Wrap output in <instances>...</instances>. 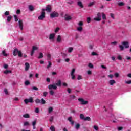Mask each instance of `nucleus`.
<instances>
[{"instance_id": "obj_57", "label": "nucleus", "mask_w": 131, "mask_h": 131, "mask_svg": "<svg viewBox=\"0 0 131 131\" xmlns=\"http://www.w3.org/2000/svg\"><path fill=\"white\" fill-rule=\"evenodd\" d=\"M51 54H47L48 60H50L51 59Z\"/></svg>"}, {"instance_id": "obj_21", "label": "nucleus", "mask_w": 131, "mask_h": 131, "mask_svg": "<svg viewBox=\"0 0 131 131\" xmlns=\"http://www.w3.org/2000/svg\"><path fill=\"white\" fill-rule=\"evenodd\" d=\"M4 74H11L12 73V71L9 70H6L3 72Z\"/></svg>"}, {"instance_id": "obj_54", "label": "nucleus", "mask_w": 131, "mask_h": 131, "mask_svg": "<svg viewBox=\"0 0 131 131\" xmlns=\"http://www.w3.org/2000/svg\"><path fill=\"white\" fill-rule=\"evenodd\" d=\"M32 126H35V125H36V121H33L32 122Z\"/></svg>"}, {"instance_id": "obj_16", "label": "nucleus", "mask_w": 131, "mask_h": 131, "mask_svg": "<svg viewBox=\"0 0 131 131\" xmlns=\"http://www.w3.org/2000/svg\"><path fill=\"white\" fill-rule=\"evenodd\" d=\"M108 83L110 85H113V84H115L116 83V81H115L114 80H110L108 81Z\"/></svg>"}, {"instance_id": "obj_63", "label": "nucleus", "mask_w": 131, "mask_h": 131, "mask_svg": "<svg viewBox=\"0 0 131 131\" xmlns=\"http://www.w3.org/2000/svg\"><path fill=\"white\" fill-rule=\"evenodd\" d=\"M87 22L88 23H90L91 22V17L87 18Z\"/></svg>"}, {"instance_id": "obj_47", "label": "nucleus", "mask_w": 131, "mask_h": 131, "mask_svg": "<svg viewBox=\"0 0 131 131\" xmlns=\"http://www.w3.org/2000/svg\"><path fill=\"white\" fill-rule=\"evenodd\" d=\"M125 83L126 84H131V80L125 81Z\"/></svg>"}, {"instance_id": "obj_59", "label": "nucleus", "mask_w": 131, "mask_h": 131, "mask_svg": "<svg viewBox=\"0 0 131 131\" xmlns=\"http://www.w3.org/2000/svg\"><path fill=\"white\" fill-rule=\"evenodd\" d=\"M18 57H22V53L19 51L18 53Z\"/></svg>"}, {"instance_id": "obj_58", "label": "nucleus", "mask_w": 131, "mask_h": 131, "mask_svg": "<svg viewBox=\"0 0 131 131\" xmlns=\"http://www.w3.org/2000/svg\"><path fill=\"white\" fill-rule=\"evenodd\" d=\"M81 78H82V76H81V75H78V78H77L78 80H80V79H81Z\"/></svg>"}, {"instance_id": "obj_8", "label": "nucleus", "mask_w": 131, "mask_h": 131, "mask_svg": "<svg viewBox=\"0 0 131 131\" xmlns=\"http://www.w3.org/2000/svg\"><path fill=\"white\" fill-rule=\"evenodd\" d=\"M38 50V47L36 46H33L32 50L31 53V56H33V54H34L35 51H37Z\"/></svg>"}, {"instance_id": "obj_24", "label": "nucleus", "mask_w": 131, "mask_h": 131, "mask_svg": "<svg viewBox=\"0 0 131 131\" xmlns=\"http://www.w3.org/2000/svg\"><path fill=\"white\" fill-rule=\"evenodd\" d=\"M24 118H30V115L29 114H25L23 115Z\"/></svg>"}, {"instance_id": "obj_38", "label": "nucleus", "mask_w": 131, "mask_h": 131, "mask_svg": "<svg viewBox=\"0 0 131 131\" xmlns=\"http://www.w3.org/2000/svg\"><path fill=\"white\" fill-rule=\"evenodd\" d=\"M85 121H91V118L90 117H86L84 119Z\"/></svg>"}, {"instance_id": "obj_30", "label": "nucleus", "mask_w": 131, "mask_h": 131, "mask_svg": "<svg viewBox=\"0 0 131 131\" xmlns=\"http://www.w3.org/2000/svg\"><path fill=\"white\" fill-rule=\"evenodd\" d=\"M29 10H30L31 11H32L34 10V7L32 5H29Z\"/></svg>"}, {"instance_id": "obj_25", "label": "nucleus", "mask_w": 131, "mask_h": 131, "mask_svg": "<svg viewBox=\"0 0 131 131\" xmlns=\"http://www.w3.org/2000/svg\"><path fill=\"white\" fill-rule=\"evenodd\" d=\"M29 125H30L29 122L28 121L24 122V124H23L24 126H29Z\"/></svg>"}, {"instance_id": "obj_2", "label": "nucleus", "mask_w": 131, "mask_h": 131, "mask_svg": "<svg viewBox=\"0 0 131 131\" xmlns=\"http://www.w3.org/2000/svg\"><path fill=\"white\" fill-rule=\"evenodd\" d=\"M97 17L94 18V21H97L98 22L102 20V16H101V13L100 12L98 13L97 14Z\"/></svg>"}, {"instance_id": "obj_4", "label": "nucleus", "mask_w": 131, "mask_h": 131, "mask_svg": "<svg viewBox=\"0 0 131 131\" xmlns=\"http://www.w3.org/2000/svg\"><path fill=\"white\" fill-rule=\"evenodd\" d=\"M51 18H56L59 17V13L56 11H54L50 14Z\"/></svg>"}, {"instance_id": "obj_39", "label": "nucleus", "mask_w": 131, "mask_h": 131, "mask_svg": "<svg viewBox=\"0 0 131 131\" xmlns=\"http://www.w3.org/2000/svg\"><path fill=\"white\" fill-rule=\"evenodd\" d=\"M50 129L51 131H55L56 130V128L54 126H51L50 128Z\"/></svg>"}, {"instance_id": "obj_43", "label": "nucleus", "mask_w": 131, "mask_h": 131, "mask_svg": "<svg viewBox=\"0 0 131 131\" xmlns=\"http://www.w3.org/2000/svg\"><path fill=\"white\" fill-rule=\"evenodd\" d=\"M78 25L79 27H81L83 25V23L82 21H80L78 23Z\"/></svg>"}, {"instance_id": "obj_45", "label": "nucleus", "mask_w": 131, "mask_h": 131, "mask_svg": "<svg viewBox=\"0 0 131 131\" xmlns=\"http://www.w3.org/2000/svg\"><path fill=\"white\" fill-rule=\"evenodd\" d=\"M35 103H36V104H40V100H39V99H36L35 100Z\"/></svg>"}, {"instance_id": "obj_7", "label": "nucleus", "mask_w": 131, "mask_h": 131, "mask_svg": "<svg viewBox=\"0 0 131 131\" xmlns=\"http://www.w3.org/2000/svg\"><path fill=\"white\" fill-rule=\"evenodd\" d=\"M121 45H122V46H124L125 49H128V48H129V43H128V42L127 41L122 42Z\"/></svg>"}, {"instance_id": "obj_37", "label": "nucleus", "mask_w": 131, "mask_h": 131, "mask_svg": "<svg viewBox=\"0 0 131 131\" xmlns=\"http://www.w3.org/2000/svg\"><path fill=\"white\" fill-rule=\"evenodd\" d=\"M119 48H120V51H123L124 50V47L122 45H119Z\"/></svg>"}, {"instance_id": "obj_61", "label": "nucleus", "mask_w": 131, "mask_h": 131, "mask_svg": "<svg viewBox=\"0 0 131 131\" xmlns=\"http://www.w3.org/2000/svg\"><path fill=\"white\" fill-rule=\"evenodd\" d=\"M48 95V92H44L43 93V95L44 97H47V95Z\"/></svg>"}, {"instance_id": "obj_14", "label": "nucleus", "mask_w": 131, "mask_h": 131, "mask_svg": "<svg viewBox=\"0 0 131 131\" xmlns=\"http://www.w3.org/2000/svg\"><path fill=\"white\" fill-rule=\"evenodd\" d=\"M64 18L66 21H69L72 19V17H71V16L68 15V14H66L64 16Z\"/></svg>"}, {"instance_id": "obj_27", "label": "nucleus", "mask_w": 131, "mask_h": 131, "mask_svg": "<svg viewBox=\"0 0 131 131\" xmlns=\"http://www.w3.org/2000/svg\"><path fill=\"white\" fill-rule=\"evenodd\" d=\"M49 93L51 96H54V94H55V91H54V90L51 89L49 90Z\"/></svg>"}, {"instance_id": "obj_10", "label": "nucleus", "mask_w": 131, "mask_h": 131, "mask_svg": "<svg viewBox=\"0 0 131 131\" xmlns=\"http://www.w3.org/2000/svg\"><path fill=\"white\" fill-rule=\"evenodd\" d=\"M75 73V69H73L71 72V76H72V79H75V75H74Z\"/></svg>"}, {"instance_id": "obj_64", "label": "nucleus", "mask_w": 131, "mask_h": 131, "mask_svg": "<svg viewBox=\"0 0 131 131\" xmlns=\"http://www.w3.org/2000/svg\"><path fill=\"white\" fill-rule=\"evenodd\" d=\"M113 76H114V75H112V74H110L108 76V77H109V78H113Z\"/></svg>"}, {"instance_id": "obj_46", "label": "nucleus", "mask_w": 131, "mask_h": 131, "mask_svg": "<svg viewBox=\"0 0 131 131\" xmlns=\"http://www.w3.org/2000/svg\"><path fill=\"white\" fill-rule=\"evenodd\" d=\"M4 93L5 95H9V92L8 91V90L7 89H4Z\"/></svg>"}, {"instance_id": "obj_15", "label": "nucleus", "mask_w": 131, "mask_h": 131, "mask_svg": "<svg viewBox=\"0 0 131 131\" xmlns=\"http://www.w3.org/2000/svg\"><path fill=\"white\" fill-rule=\"evenodd\" d=\"M55 85L61 88L62 86V81H61V80H58L57 82L55 83Z\"/></svg>"}, {"instance_id": "obj_6", "label": "nucleus", "mask_w": 131, "mask_h": 131, "mask_svg": "<svg viewBox=\"0 0 131 131\" xmlns=\"http://www.w3.org/2000/svg\"><path fill=\"white\" fill-rule=\"evenodd\" d=\"M24 102L25 104H27L28 103H33V98L32 97H30L29 99H26L24 100Z\"/></svg>"}, {"instance_id": "obj_28", "label": "nucleus", "mask_w": 131, "mask_h": 131, "mask_svg": "<svg viewBox=\"0 0 131 131\" xmlns=\"http://www.w3.org/2000/svg\"><path fill=\"white\" fill-rule=\"evenodd\" d=\"M12 20V16L9 15L7 17V22H11V20Z\"/></svg>"}, {"instance_id": "obj_34", "label": "nucleus", "mask_w": 131, "mask_h": 131, "mask_svg": "<svg viewBox=\"0 0 131 131\" xmlns=\"http://www.w3.org/2000/svg\"><path fill=\"white\" fill-rule=\"evenodd\" d=\"M42 58H43V54H42V53H39V55L38 57V59H42Z\"/></svg>"}, {"instance_id": "obj_26", "label": "nucleus", "mask_w": 131, "mask_h": 131, "mask_svg": "<svg viewBox=\"0 0 131 131\" xmlns=\"http://www.w3.org/2000/svg\"><path fill=\"white\" fill-rule=\"evenodd\" d=\"M53 110H54V108L52 106H50L48 108V112H49V113H52V112H53Z\"/></svg>"}, {"instance_id": "obj_36", "label": "nucleus", "mask_w": 131, "mask_h": 131, "mask_svg": "<svg viewBox=\"0 0 131 131\" xmlns=\"http://www.w3.org/2000/svg\"><path fill=\"white\" fill-rule=\"evenodd\" d=\"M85 117H84V115L82 114H80V119H82V120H84V118Z\"/></svg>"}, {"instance_id": "obj_12", "label": "nucleus", "mask_w": 131, "mask_h": 131, "mask_svg": "<svg viewBox=\"0 0 131 131\" xmlns=\"http://www.w3.org/2000/svg\"><path fill=\"white\" fill-rule=\"evenodd\" d=\"M18 25L21 30H23V21L22 20L19 19L18 21Z\"/></svg>"}, {"instance_id": "obj_51", "label": "nucleus", "mask_w": 131, "mask_h": 131, "mask_svg": "<svg viewBox=\"0 0 131 131\" xmlns=\"http://www.w3.org/2000/svg\"><path fill=\"white\" fill-rule=\"evenodd\" d=\"M14 17L15 19V21H18V20H19V18H18V16H17V15H14Z\"/></svg>"}, {"instance_id": "obj_13", "label": "nucleus", "mask_w": 131, "mask_h": 131, "mask_svg": "<svg viewBox=\"0 0 131 131\" xmlns=\"http://www.w3.org/2000/svg\"><path fill=\"white\" fill-rule=\"evenodd\" d=\"M55 35H56V33L50 34V35H49V39L50 40H54V39H55Z\"/></svg>"}, {"instance_id": "obj_22", "label": "nucleus", "mask_w": 131, "mask_h": 131, "mask_svg": "<svg viewBox=\"0 0 131 131\" xmlns=\"http://www.w3.org/2000/svg\"><path fill=\"white\" fill-rule=\"evenodd\" d=\"M10 15V12L7 11L4 13V15H2V17L4 19L5 18V16H9Z\"/></svg>"}, {"instance_id": "obj_29", "label": "nucleus", "mask_w": 131, "mask_h": 131, "mask_svg": "<svg viewBox=\"0 0 131 131\" xmlns=\"http://www.w3.org/2000/svg\"><path fill=\"white\" fill-rule=\"evenodd\" d=\"M96 2L95 1L90 2L89 4H88V7H93V6H94V5H95V3Z\"/></svg>"}, {"instance_id": "obj_40", "label": "nucleus", "mask_w": 131, "mask_h": 131, "mask_svg": "<svg viewBox=\"0 0 131 131\" xmlns=\"http://www.w3.org/2000/svg\"><path fill=\"white\" fill-rule=\"evenodd\" d=\"M60 30V28L57 27L55 29L54 32H55V33H57V32H59V31Z\"/></svg>"}, {"instance_id": "obj_3", "label": "nucleus", "mask_w": 131, "mask_h": 131, "mask_svg": "<svg viewBox=\"0 0 131 131\" xmlns=\"http://www.w3.org/2000/svg\"><path fill=\"white\" fill-rule=\"evenodd\" d=\"M46 17V13L45 11H42L41 15L38 17V20H43Z\"/></svg>"}, {"instance_id": "obj_52", "label": "nucleus", "mask_w": 131, "mask_h": 131, "mask_svg": "<svg viewBox=\"0 0 131 131\" xmlns=\"http://www.w3.org/2000/svg\"><path fill=\"white\" fill-rule=\"evenodd\" d=\"M88 66H89V68H94V66L92 63H89L88 64Z\"/></svg>"}, {"instance_id": "obj_50", "label": "nucleus", "mask_w": 131, "mask_h": 131, "mask_svg": "<svg viewBox=\"0 0 131 131\" xmlns=\"http://www.w3.org/2000/svg\"><path fill=\"white\" fill-rule=\"evenodd\" d=\"M49 64L47 66V69H49L51 66H52V63H51V61L48 62Z\"/></svg>"}, {"instance_id": "obj_62", "label": "nucleus", "mask_w": 131, "mask_h": 131, "mask_svg": "<svg viewBox=\"0 0 131 131\" xmlns=\"http://www.w3.org/2000/svg\"><path fill=\"white\" fill-rule=\"evenodd\" d=\"M94 129H95V130H98V129H99V127H98V126H96V125L94 126Z\"/></svg>"}, {"instance_id": "obj_23", "label": "nucleus", "mask_w": 131, "mask_h": 131, "mask_svg": "<svg viewBox=\"0 0 131 131\" xmlns=\"http://www.w3.org/2000/svg\"><path fill=\"white\" fill-rule=\"evenodd\" d=\"M73 51V48L72 47H69L67 49L68 53H69V54L72 53Z\"/></svg>"}, {"instance_id": "obj_20", "label": "nucleus", "mask_w": 131, "mask_h": 131, "mask_svg": "<svg viewBox=\"0 0 131 131\" xmlns=\"http://www.w3.org/2000/svg\"><path fill=\"white\" fill-rule=\"evenodd\" d=\"M68 120L71 122V124H72V125L74 124V121H72V117H69L68 119Z\"/></svg>"}, {"instance_id": "obj_35", "label": "nucleus", "mask_w": 131, "mask_h": 131, "mask_svg": "<svg viewBox=\"0 0 131 131\" xmlns=\"http://www.w3.org/2000/svg\"><path fill=\"white\" fill-rule=\"evenodd\" d=\"M77 30L79 32H81L82 31V28L81 27H77Z\"/></svg>"}, {"instance_id": "obj_18", "label": "nucleus", "mask_w": 131, "mask_h": 131, "mask_svg": "<svg viewBox=\"0 0 131 131\" xmlns=\"http://www.w3.org/2000/svg\"><path fill=\"white\" fill-rule=\"evenodd\" d=\"M2 54L3 56H4V57H7V56H9V53H7L6 50H3Z\"/></svg>"}, {"instance_id": "obj_55", "label": "nucleus", "mask_w": 131, "mask_h": 131, "mask_svg": "<svg viewBox=\"0 0 131 131\" xmlns=\"http://www.w3.org/2000/svg\"><path fill=\"white\" fill-rule=\"evenodd\" d=\"M35 113H39V109H38V108H36L35 109Z\"/></svg>"}, {"instance_id": "obj_60", "label": "nucleus", "mask_w": 131, "mask_h": 131, "mask_svg": "<svg viewBox=\"0 0 131 131\" xmlns=\"http://www.w3.org/2000/svg\"><path fill=\"white\" fill-rule=\"evenodd\" d=\"M62 85H63V86H68V84L67 83H66V82H63V83H62Z\"/></svg>"}, {"instance_id": "obj_42", "label": "nucleus", "mask_w": 131, "mask_h": 131, "mask_svg": "<svg viewBox=\"0 0 131 131\" xmlns=\"http://www.w3.org/2000/svg\"><path fill=\"white\" fill-rule=\"evenodd\" d=\"M3 67H4V69H8V68H9V66L7 64H5L3 66Z\"/></svg>"}, {"instance_id": "obj_33", "label": "nucleus", "mask_w": 131, "mask_h": 131, "mask_svg": "<svg viewBox=\"0 0 131 131\" xmlns=\"http://www.w3.org/2000/svg\"><path fill=\"white\" fill-rule=\"evenodd\" d=\"M118 6H119V7H122L124 6V3L120 2L119 3H118Z\"/></svg>"}, {"instance_id": "obj_11", "label": "nucleus", "mask_w": 131, "mask_h": 131, "mask_svg": "<svg viewBox=\"0 0 131 131\" xmlns=\"http://www.w3.org/2000/svg\"><path fill=\"white\" fill-rule=\"evenodd\" d=\"M29 68H30V65L28 62H26L25 63V71H28L29 70Z\"/></svg>"}, {"instance_id": "obj_48", "label": "nucleus", "mask_w": 131, "mask_h": 131, "mask_svg": "<svg viewBox=\"0 0 131 131\" xmlns=\"http://www.w3.org/2000/svg\"><path fill=\"white\" fill-rule=\"evenodd\" d=\"M80 127V124H77L75 126L76 129H78Z\"/></svg>"}, {"instance_id": "obj_5", "label": "nucleus", "mask_w": 131, "mask_h": 131, "mask_svg": "<svg viewBox=\"0 0 131 131\" xmlns=\"http://www.w3.org/2000/svg\"><path fill=\"white\" fill-rule=\"evenodd\" d=\"M48 89L49 90H57L58 89V86H57L55 84H50L48 85Z\"/></svg>"}, {"instance_id": "obj_19", "label": "nucleus", "mask_w": 131, "mask_h": 131, "mask_svg": "<svg viewBox=\"0 0 131 131\" xmlns=\"http://www.w3.org/2000/svg\"><path fill=\"white\" fill-rule=\"evenodd\" d=\"M19 51H18L17 49H14L13 51V56H17Z\"/></svg>"}, {"instance_id": "obj_32", "label": "nucleus", "mask_w": 131, "mask_h": 131, "mask_svg": "<svg viewBox=\"0 0 131 131\" xmlns=\"http://www.w3.org/2000/svg\"><path fill=\"white\" fill-rule=\"evenodd\" d=\"M102 17L103 20L107 19V18L106 17V14H105V13H102Z\"/></svg>"}, {"instance_id": "obj_31", "label": "nucleus", "mask_w": 131, "mask_h": 131, "mask_svg": "<svg viewBox=\"0 0 131 131\" xmlns=\"http://www.w3.org/2000/svg\"><path fill=\"white\" fill-rule=\"evenodd\" d=\"M78 6H79L80 8H83V5H82V3H81V2L80 1L78 2Z\"/></svg>"}, {"instance_id": "obj_56", "label": "nucleus", "mask_w": 131, "mask_h": 131, "mask_svg": "<svg viewBox=\"0 0 131 131\" xmlns=\"http://www.w3.org/2000/svg\"><path fill=\"white\" fill-rule=\"evenodd\" d=\"M30 84V83L28 81H26L25 82V85H29V84Z\"/></svg>"}, {"instance_id": "obj_41", "label": "nucleus", "mask_w": 131, "mask_h": 131, "mask_svg": "<svg viewBox=\"0 0 131 131\" xmlns=\"http://www.w3.org/2000/svg\"><path fill=\"white\" fill-rule=\"evenodd\" d=\"M110 16H111V17L113 20H114V19H115V15H114V14H113V13H110Z\"/></svg>"}, {"instance_id": "obj_49", "label": "nucleus", "mask_w": 131, "mask_h": 131, "mask_svg": "<svg viewBox=\"0 0 131 131\" xmlns=\"http://www.w3.org/2000/svg\"><path fill=\"white\" fill-rule=\"evenodd\" d=\"M117 58L118 59V60H119L120 61H121V60H122V57H121V55H118Z\"/></svg>"}, {"instance_id": "obj_44", "label": "nucleus", "mask_w": 131, "mask_h": 131, "mask_svg": "<svg viewBox=\"0 0 131 131\" xmlns=\"http://www.w3.org/2000/svg\"><path fill=\"white\" fill-rule=\"evenodd\" d=\"M41 104H42V105H44V104H46V101L43 98L41 99V101H40Z\"/></svg>"}, {"instance_id": "obj_9", "label": "nucleus", "mask_w": 131, "mask_h": 131, "mask_svg": "<svg viewBox=\"0 0 131 131\" xmlns=\"http://www.w3.org/2000/svg\"><path fill=\"white\" fill-rule=\"evenodd\" d=\"M45 11H47V12H48V13H50V12H51V11H52V7H51V6L48 5L47 6L46 9H42L43 12H45Z\"/></svg>"}, {"instance_id": "obj_1", "label": "nucleus", "mask_w": 131, "mask_h": 131, "mask_svg": "<svg viewBox=\"0 0 131 131\" xmlns=\"http://www.w3.org/2000/svg\"><path fill=\"white\" fill-rule=\"evenodd\" d=\"M78 101L80 103L81 105H87L88 104L89 101L86 100H84L83 98H79L78 99Z\"/></svg>"}, {"instance_id": "obj_53", "label": "nucleus", "mask_w": 131, "mask_h": 131, "mask_svg": "<svg viewBox=\"0 0 131 131\" xmlns=\"http://www.w3.org/2000/svg\"><path fill=\"white\" fill-rule=\"evenodd\" d=\"M114 76H115L116 78L119 77V74H118V73H115L114 74Z\"/></svg>"}, {"instance_id": "obj_17", "label": "nucleus", "mask_w": 131, "mask_h": 131, "mask_svg": "<svg viewBox=\"0 0 131 131\" xmlns=\"http://www.w3.org/2000/svg\"><path fill=\"white\" fill-rule=\"evenodd\" d=\"M57 42H62V36L58 35L57 38Z\"/></svg>"}]
</instances>
